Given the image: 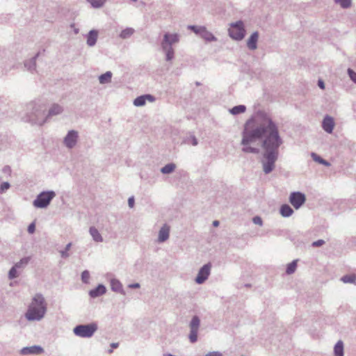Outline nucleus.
<instances>
[{
  "label": "nucleus",
  "mask_w": 356,
  "mask_h": 356,
  "mask_svg": "<svg viewBox=\"0 0 356 356\" xmlns=\"http://www.w3.org/2000/svg\"><path fill=\"white\" fill-rule=\"evenodd\" d=\"M259 121L255 125L253 118L245 124L242 132L241 145L244 153L259 154V149L250 145L261 138L264 149L261 164L265 174L270 173L275 168L279 156V148L283 143L277 124L266 113H258Z\"/></svg>",
  "instance_id": "f257e3e1"
},
{
  "label": "nucleus",
  "mask_w": 356,
  "mask_h": 356,
  "mask_svg": "<svg viewBox=\"0 0 356 356\" xmlns=\"http://www.w3.org/2000/svg\"><path fill=\"white\" fill-rule=\"evenodd\" d=\"M45 111V104L40 99L29 103L26 105L28 121L33 124L43 125L46 122Z\"/></svg>",
  "instance_id": "f03ea898"
},
{
  "label": "nucleus",
  "mask_w": 356,
  "mask_h": 356,
  "mask_svg": "<svg viewBox=\"0 0 356 356\" xmlns=\"http://www.w3.org/2000/svg\"><path fill=\"white\" fill-rule=\"evenodd\" d=\"M47 312V305L43 296L37 293L32 299V302L25 314L29 321H40Z\"/></svg>",
  "instance_id": "7ed1b4c3"
},
{
  "label": "nucleus",
  "mask_w": 356,
  "mask_h": 356,
  "mask_svg": "<svg viewBox=\"0 0 356 356\" xmlns=\"http://www.w3.org/2000/svg\"><path fill=\"white\" fill-rule=\"evenodd\" d=\"M98 326L96 323L88 324H80L73 329L74 334L81 338H90L97 330Z\"/></svg>",
  "instance_id": "20e7f679"
},
{
  "label": "nucleus",
  "mask_w": 356,
  "mask_h": 356,
  "mask_svg": "<svg viewBox=\"0 0 356 356\" xmlns=\"http://www.w3.org/2000/svg\"><path fill=\"white\" fill-rule=\"evenodd\" d=\"M55 196L56 193L53 191H42L37 195L33 204L36 208H46Z\"/></svg>",
  "instance_id": "39448f33"
},
{
  "label": "nucleus",
  "mask_w": 356,
  "mask_h": 356,
  "mask_svg": "<svg viewBox=\"0 0 356 356\" xmlns=\"http://www.w3.org/2000/svg\"><path fill=\"white\" fill-rule=\"evenodd\" d=\"M245 30L242 21L231 24L229 29V36L236 40H241L245 37Z\"/></svg>",
  "instance_id": "423d86ee"
},
{
  "label": "nucleus",
  "mask_w": 356,
  "mask_h": 356,
  "mask_svg": "<svg viewBox=\"0 0 356 356\" xmlns=\"http://www.w3.org/2000/svg\"><path fill=\"white\" fill-rule=\"evenodd\" d=\"M79 133L76 130H70L63 138V145L69 149H73L77 144Z\"/></svg>",
  "instance_id": "0eeeda50"
},
{
  "label": "nucleus",
  "mask_w": 356,
  "mask_h": 356,
  "mask_svg": "<svg viewBox=\"0 0 356 356\" xmlns=\"http://www.w3.org/2000/svg\"><path fill=\"white\" fill-rule=\"evenodd\" d=\"M200 325V320L197 316H193L190 322V334L188 336L191 343H195L197 340V333Z\"/></svg>",
  "instance_id": "6e6552de"
},
{
  "label": "nucleus",
  "mask_w": 356,
  "mask_h": 356,
  "mask_svg": "<svg viewBox=\"0 0 356 356\" xmlns=\"http://www.w3.org/2000/svg\"><path fill=\"white\" fill-rule=\"evenodd\" d=\"M305 201V195L301 192H292L290 194L289 202L296 209H300Z\"/></svg>",
  "instance_id": "1a4fd4ad"
},
{
  "label": "nucleus",
  "mask_w": 356,
  "mask_h": 356,
  "mask_svg": "<svg viewBox=\"0 0 356 356\" xmlns=\"http://www.w3.org/2000/svg\"><path fill=\"white\" fill-rule=\"evenodd\" d=\"M211 264L210 263L204 264L198 271L195 280L198 284H203L209 277L211 273Z\"/></svg>",
  "instance_id": "9d476101"
},
{
  "label": "nucleus",
  "mask_w": 356,
  "mask_h": 356,
  "mask_svg": "<svg viewBox=\"0 0 356 356\" xmlns=\"http://www.w3.org/2000/svg\"><path fill=\"white\" fill-rule=\"evenodd\" d=\"M179 40V36L177 33H166L163 35V39L161 44H167L172 46L174 44L177 43Z\"/></svg>",
  "instance_id": "9b49d317"
},
{
  "label": "nucleus",
  "mask_w": 356,
  "mask_h": 356,
  "mask_svg": "<svg viewBox=\"0 0 356 356\" xmlns=\"http://www.w3.org/2000/svg\"><path fill=\"white\" fill-rule=\"evenodd\" d=\"M155 99L154 96L149 94L140 95L134 100V105L138 107L143 106L147 101L154 102Z\"/></svg>",
  "instance_id": "f8f14e48"
},
{
  "label": "nucleus",
  "mask_w": 356,
  "mask_h": 356,
  "mask_svg": "<svg viewBox=\"0 0 356 356\" xmlns=\"http://www.w3.org/2000/svg\"><path fill=\"white\" fill-rule=\"evenodd\" d=\"M44 352L43 348L40 346L34 345L29 347H24L20 350V353L24 355H39Z\"/></svg>",
  "instance_id": "ddd939ff"
},
{
  "label": "nucleus",
  "mask_w": 356,
  "mask_h": 356,
  "mask_svg": "<svg viewBox=\"0 0 356 356\" xmlns=\"http://www.w3.org/2000/svg\"><path fill=\"white\" fill-rule=\"evenodd\" d=\"M334 119L329 115H326L322 122V127L323 130L328 134H332L334 129Z\"/></svg>",
  "instance_id": "4468645a"
},
{
  "label": "nucleus",
  "mask_w": 356,
  "mask_h": 356,
  "mask_svg": "<svg viewBox=\"0 0 356 356\" xmlns=\"http://www.w3.org/2000/svg\"><path fill=\"white\" fill-rule=\"evenodd\" d=\"M259 33L255 31L251 34L247 41V47L250 50H255L257 48Z\"/></svg>",
  "instance_id": "2eb2a0df"
},
{
  "label": "nucleus",
  "mask_w": 356,
  "mask_h": 356,
  "mask_svg": "<svg viewBox=\"0 0 356 356\" xmlns=\"http://www.w3.org/2000/svg\"><path fill=\"white\" fill-rule=\"evenodd\" d=\"M63 111V108L61 105L58 104H52V106L50 107L48 111L47 115H46V120L50 117L61 114Z\"/></svg>",
  "instance_id": "dca6fc26"
},
{
  "label": "nucleus",
  "mask_w": 356,
  "mask_h": 356,
  "mask_svg": "<svg viewBox=\"0 0 356 356\" xmlns=\"http://www.w3.org/2000/svg\"><path fill=\"white\" fill-rule=\"evenodd\" d=\"M170 228L167 225H164L159 232L158 242L163 243L169 238Z\"/></svg>",
  "instance_id": "f3484780"
},
{
  "label": "nucleus",
  "mask_w": 356,
  "mask_h": 356,
  "mask_svg": "<svg viewBox=\"0 0 356 356\" xmlns=\"http://www.w3.org/2000/svg\"><path fill=\"white\" fill-rule=\"evenodd\" d=\"M106 292V289L104 285L99 284L96 288L89 291V296L92 298H97L104 295Z\"/></svg>",
  "instance_id": "a211bd4d"
},
{
  "label": "nucleus",
  "mask_w": 356,
  "mask_h": 356,
  "mask_svg": "<svg viewBox=\"0 0 356 356\" xmlns=\"http://www.w3.org/2000/svg\"><path fill=\"white\" fill-rule=\"evenodd\" d=\"M98 37V32L96 30H91L87 35V44L89 47L95 45Z\"/></svg>",
  "instance_id": "6ab92c4d"
},
{
  "label": "nucleus",
  "mask_w": 356,
  "mask_h": 356,
  "mask_svg": "<svg viewBox=\"0 0 356 356\" xmlns=\"http://www.w3.org/2000/svg\"><path fill=\"white\" fill-rule=\"evenodd\" d=\"M161 48H162L163 51L165 54V60L167 61L172 60L174 58V54H175V51L172 48V46H168L167 44L166 45L161 44Z\"/></svg>",
  "instance_id": "aec40b11"
},
{
  "label": "nucleus",
  "mask_w": 356,
  "mask_h": 356,
  "mask_svg": "<svg viewBox=\"0 0 356 356\" xmlns=\"http://www.w3.org/2000/svg\"><path fill=\"white\" fill-rule=\"evenodd\" d=\"M38 55L39 54L38 53L35 56H33L28 60H26L24 63L25 67L31 72H33L34 70H35L36 58L38 56Z\"/></svg>",
  "instance_id": "412c9836"
},
{
  "label": "nucleus",
  "mask_w": 356,
  "mask_h": 356,
  "mask_svg": "<svg viewBox=\"0 0 356 356\" xmlns=\"http://www.w3.org/2000/svg\"><path fill=\"white\" fill-rule=\"evenodd\" d=\"M89 233L91 235L92 239L95 242H102L103 241V237L102 236L99 232L97 230V228L95 227H90L89 229Z\"/></svg>",
  "instance_id": "4be33fe9"
},
{
  "label": "nucleus",
  "mask_w": 356,
  "mask_h": 356,
  "mask_svg": "<svg viewBox=\"0 0 356 356\" xmlns=\"http://www.w3.org/2000/svg\"><path fill=\"white\" fill-rule=\"evenodd\" d=\"M280 214L284 218H288L293 213V209L289 204H283L280 207Z\"/></svg>",
  "instance_id": "5701e85b"
},
{
  "label": "nucleus",
  "mask_w": 356,
  "mask_h": 356,
  "mask_svg": "<svg viewBox=\"0 0 356 356\" xmlns=\"http://www.w3.org/2000/svg\"><path fill=\"white\" fill-rule=\"evenodd\" d=\"M207 41H216L217 38L204 26L200 35Z\"/></svg>",
  "instance_id": "b1692460"
},
{
  "label": "nucleus",
  "mask_w": 356,
  "mask_h": 356,
  "mask_svg": "<svg viewBox=\"0 0 356 356\" xmlns=\"http://www.w3.org/2000/svg\"><path fill=\"white\" fill-rule=\"evenodd\" d=\"M111 290L115 292L122 293L123 291L122 284L116 279H112L111 280Z\"/></svg>",
  "instance_id": "393cba45"
},
{
  "label": "nucleus",
  "mask_w": 356,
  "mask_h": 356,
  "mask_svg": "<svg viewBox=\"0 0 356 356\" xmlns=\"http://www.w3.org/2000/svg\"><path fill=\"white\" fill-rule=\"evenodd\" d=\"M112 73L110 71L106 72L104 74H101L99 76V81L101 84L108 83L111 81Z\"/></svg>",
  "instance_id": "a878e982"
},
{
  "label": "nucleus",
  "mask_w": 356,
  "mask_h": 356,
  "mask_svg": "<svg viewBox=\"0 0 356 356\" xmlns=\"http://www.w3.org/2000/svg\"><path fill=\"white\" fill-rule=\"evenodd\" d=\"M246 111V106L245 105L235 106L229 109V113L234 115H236L241 113H245Z\"/></svg>",
  "instance_id": "bb28decb"
},
{
  "label": "nucleus",
  "mask_w": 356,
  "mask_h": 356,
  "mask_svg": "<svg viewBox=\"0 0 356 356\" xmlns=\"http://www.w3.org/2000/svg\"><path fill=\"white\" fill-rule=\"evenodd\" d=\"M334 356H343V343L339 341L334 347Z\"/></svg>",
  "instance_id": "cd10ccee"
},
{
  "label": "nucleus",
  "mask_w": 356,
  "mask_h": 356,
  "mask_svg": "<svg viewBox=\"0 0 356 356\" xmlns=\"http://www.w3.org/2000/svg\"><path fill=\"white\" fill-rule=\"evenodd\" d=\"M176 168V165L173 163H168L161 169V172L164 175L170 174Z\"/></svg>",
  "instance_id": "c85d7f7f"
},
{
  "label": "nucleus",
  "mask_w": 356,
  "mask_h": 356,
  "mask_svg": "<svg viewBox=\"0 0 356 356\" xmlns=\"http://www.w3.org/2000/svg\"><path fill=\"white\" fill-rule=\"evenodd\" d=\"M311 156H312V158L313 159V160L318 163H321L325 166H330V163L327 161L326 160L323 159V158H321L320 156H318L317 154L316 153H314L312 152L311 154Z\"/></svg>",
  "instance_id": "c756f323"
},
{
  "label": "nucleus",
  "mask_w": 356,
  "mask_h": 356,
  "mask_svg": "<svg viewBox=\"0 0 356 356\" xmlns=\"http://www.w3.org/2000/svg\"><path fill=\"white\" fill-rule=\"evenodd\" d=\"M134 33V29L132 28H127L122 31L120 37L122 39H127L131 37Z\"/></svg>",
  "instance_id": "7c9ffc66"
},
{
  "label": "nucleus",
  "mask_w": 356,
  "mask_h": 356,
  "mask_svg": "<svg viewBox=\"0 0 356 356\" xmlns=\"http://www.w3.org/2000/svg\"><path fill=\"white\" fill-rule=\"evenodd\" d=\"M94 8H102L106 3V0H87Z\"/></svg>",
  "instance_id": "2f4dec72"
},
{
  "label": "nucleus",
  "mask_w": 356,
  "mask_h": 356,
  "mask_svg": "<svg viewBox=\"0 0 356 356\" xmlns=\"http://www.w3.org/2000/svg\"><path fill=\"white\" fill-rule=\"evenodd\" d=\"M297 268V260H293L291 263H289L286 266V273L288 275L293 274Z\"/></svg>",
  "instance_id": "473e14b6"
},
{
  "label": "nucleus",
  "mask_w": 356,
  "mask_h": 356,
  "mask_svg": "<svg viewBox=\"0 0 356 356\" xmlns=\"http://www.w3.org/2000/svg\"><path fill=\"white\" fill-rule=\"evenodd\" d=\"M29 257H24L21 259L19 261L17 262L14 266L17 268H24L29 264Z\"/></svg>",
  "instance_id": "72a5a7b5"
},
{
  "label": "nucleus",
  "mask_w": 356,
  "mask_h": 356,
  "mask_svg": "<svg viewBox=\"0 0 356 356\" xmlns=\"http://www.w3.org/2000/svg\"><path fill=\"white\" fill-rule=\"evenodd\" d=\"M334 2L339 4L342 8H348L351 6L352 0H334Z\"/></svg>",
  "instance_id": "f704fd0d"
},
{
  "label": "nucleus",
  "mask_w": 356,
  "mask_h": 356,
  "mask_svg": "<svg viewBox=\"0 0 356 356\" xmlns=\"http://www.w3.org/2000/svg\"><path fill=\"white\" fill-rule=\"evenodd\" d=\"M341 280L344 283H355L356 277L354 275H346L343 276Z\"/></svg>",
  "instance_id": "c9c22d12"
},
{
  "label": "nucleus",
  "mask_w": 356,
  "mask_h": 356,
  "mask_svg": "<svg viewBox=\"0 0 356 356\" xmlns=\"http://www.w3.org/2000/svg\"><path fill=\"white\" fill-rule=\"evenodd\" d=\"M72 246V243H69L66 245L65 250H60V254L62 258H67L69 257V254L67 253L68 250H70Z\"/></svg>",
  "instance_id": "e433bc0d"
},
{
  "label": "nucleus",
  "mask_w": 356,
  "mask_h": 356,
  "mask_svg": "<svg viewBox=\"0 0 356 356\" xmlns=\"http://www.w3.org/2000/svg\"><path fill=\"white\" fill-rule=\"evenodd\" d=\"M17 268L13 266L8 272V277L10 280H13L16 278L18 276L17 272Z\"/></svg>",
  "instance_id": "4c0bfd02"
},
{
  "label": "nucleus",
  "mask_w": 356,
  "mask_h": 356,
  "mask_svg": "<svg viewBox=\"0 0 356 356\" xmlns=\"http://www.w3.org/2000/svg\"><path fill=\"white\" fill-rule=\"evenodd\" d=\"M204 26H197L195 25H190L188 26V29L193 31L195 33L200 35L202 30Z\"/></svg>",
  "instance_id": "58836bf2"
},
{
  "label": "nucleus",
  "mask_w": 356,
  "mask_h": 356,
  "mask_svg": "<svg viewBox=\"0 0 356 356\" xmlns=\"http://www.w3.org/2000/svg\"><path fill=\"white\" fill-rule=\"evenodd\" d=\"M186 143L196 146L198 144V140L195 136L191 135L186 140Z\"/></svg>",
  "instance_id": "ea45409f"
},
{
  "label": "nucleus",
  "mask_w": 356,
  "mask_h": 356,
  "mask_svg": "<svg viewBox=\"0 0 356 356\" xmlns=\"http://www.w3.org/2000/svg\"><path fill=\"white\" fill-rule=\"evenodd\" d=\"M10 187V184L8 181H4L0 185V193H4Z\"/></svg>",
  "instance_id": "a19ab883"
},
{
  "label": "nucleus",
  "mask_w": 356,
  "mask_h": 356,
  "mask_svg": "<svg viewBox=\"0 0 356 356\" xmlns=\"http://www.w3.org/2000/svg\"><path fill=\"white\" fill-rule=\"evenodd\" d=\"M90 279V273L89 271L86 270H83L81 273V280L83 283H88Z\"/></svg>",
  "instance_id": "79ce46f5"
},
{
  "label": "nucleus",
  "mask_w": 356,
  "mask_h": 356,
  "mask_svg": "<svg viewBox=\"0 0 356 356\" xmlns=\"http://www.w3.org/2000/svg\"><path fill=\"white\" fill-rule=\"evenodd\" d=\"M348 74L350 79L356 83V72L350 68L348 69Z\"/></svg>",
  "instance_id": "37998d69"
},
{
  "label": "nucleus",
  "mask_w": 356,
  "mask_h": 356,
  "mask_svg": "<svg viewBox=\"0 0 356 356\" xmlns=\"http://www.w3.org/2000/svg\"><path fill=\"white\" fill-rule=\"evenodd\" d=\"M252 222L255 224V225H258L259 226H261L263 225V221H262V219L259 217V216H254L253 218H252Z\"/></svg>",
  "instance_id": "c03bdc74"
},
{
  "label": "nucleus",
  "mask_w": 356,
  "mask_h": 356,
  "mask_svg": "<svg viewBox=\"0 0 356 356\" xmlns=\"http://www.w3.org/2000/svg\"><path fill=\"white\" fill-rule=\"evenodd\" d=\"M325 243V241L322 239L317 240L312 243L313 247H320Z\"/></svg>",
  "instance_id": "a18cd8bd"
},
{
  "label": "nucleus",
  "mask_w": 356,
  "mask_h": 356,
  "mask_svg": "<svg viewBox=\"0 0 356 356\" xmlns=\"http://www.w3.org/2000/svg\"><path fill=\"white\" fill-rule=\"evenodd\" d=\"M28 232L30 234L34 233L35 230V225L34 222L31 223L28 227Z\"/></svg>",
  "instance_id": "49530a36"
},
{
  "label": "nucleus",
  "mask_w": 356,
  "mask_h": 356,
  "mask_svg": "<svg viewBox=\"0 0 356 356\" xmlns=\"http://www.w3.org/2000/svg\"><path fill=\"white\" fill-rule=\"evenodd\" d=\"M134 197L132 196V197H130L128 200V205L130 208H132L134 206Z\"/></svg>",
  "instance_id": "de8ad7c7"
},
{
  "label": "nucleus",
  "mask_w": 356,
  "mask_h": 356,
  "mask_svg": "<svg viewBox=\"0 0 356 356\" xmlns=\"http://www.w3.org/2000/svg\"><path fill=\"white\" fill-rule=\"evenodd\" d=\"M128 286L130 289H138V288H140V284L138 283H134V284H130Z\"/></svg>",
  "instance_id": "09e8293b"
},
{
  "label": "nucleus",
  "mask_w": 356,
  "mask_h": 356,
  "mask_svg": "<svg viewBox=\"0 0 356 356\" xmlns=\"http://www.w3.org/2000/svg\"><path fill=\"white\" fill-rule=\"evenodd\" d=\"M318 86L321 89H324L325 88V83H324L323 81H322L321 79H319L318 81Z\"/></svg>",
  "instance_id": "8fccbe9b"
},
{
  "label": "nucleus",
  "mask_w": 356,
  "mask_h": 356,
  "mask_svg": "<svg viewBox=\"0 0 356 356\" xmlns=\"http://www.w3.org/2000/svg\"><path fill=\"white\" fill-rule=\"evenodd\" d=\"M110 346H111V348L115 349L119 347V343H118V342L111 343Z\"/></svg>",
  "instance_id": "3c124183"
},
{
  "label": "nucleus",
  "mask_w": 356,
  "mask_h": 356,
  "mask_svg": "<svg viewBox=\"0 0 356 356\" xmlns=\"http://www.w3.org/2000/svg\"><path fill=\"white\" fill-rule=\"evenodd\" d=\"M213 225L214 227H218V226L219 225V221H218V220H214V221L213 222Z\"/></svg>",
  "instance_id": "603ef678"
},
{
  "label": "nucleus",
  "mask_w": 356,
  "mask_h": 356,
  "mask_svg": "<svg viewBox=\"0 0 356 356\" xmlns=\"http://www.w3.org/2000/svg\"><path fill=\"white\" fill-rule=\"evenodd\" d=\"M113 353V348L108 350V353L111 354Z\"/></svg>",
  "instance_id": "864d4df0"
},
{
  "label": "nucleus",
  "mask_w": 356,
  "mask_h": 356,
  "mask_svg": "<svg viewBox=\"0 0 356 356\" xmlns=\"http://www.w3.org/2000/svg\"><path fill=\"white\" fill-rule=\"evenodd\" d=\"M165 356H174V355H171V354H168V355H166Z\"/></svg>",
  "instance_id": "5fc2aeb1"
},
{
  "label": "nucleus",
  "mask_w": 356,
  "mask_h": 356,
  "mask_svg": "<svg viewBox=\"0 0 356 356\" xmlns=\"http://www.w3.org/2000/svg\"><path fill=\"white\" fill-rule=\"evenodd\" d=\"M131 1H133V2H136L138 0H130Z\"/></svg>",
  "instance_id": "6e6d98bb"
},
{
  "label": "nucleus",
  "mask_w": 356,
  "mask_h": 356,
  "mask_svg": "<svg viewBox=\"0 0 356 356\" xmlns=\"http://www.w3.org/2000/svg\"><path fill=\"white\" fill-rule=\"evenodd\" d=\"M75 33H78V29L75 30Z\"/></svg>",
  "instance_id": "4d7b16f0"
}]
</instances>
